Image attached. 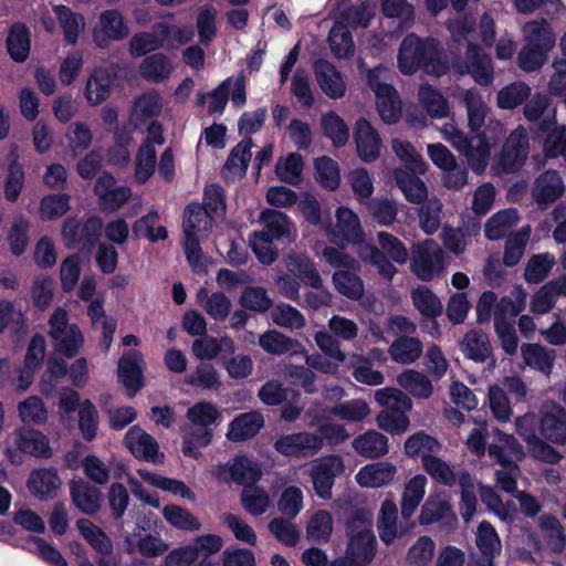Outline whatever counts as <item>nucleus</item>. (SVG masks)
I'll return each instance as SVG.
<instances>
[{
    "instance_id": "nucleus-45",
    "label": "nucleus",
    "mask_w": 566,
    "mask_h": 566,
    "mask_svg": "<svg viewBox=\"0 0 566 566\" xmlns=\"http://www.w3.org/2000/svg\"><path fill=\"white\" fill-rule=\"evenodd\" d=\"M139 73L148 82H161L171 74L169 59L164 53H154L146 56L139 66Z\"/></svg>"
},
{
    "instance_id": "nucleus-42",
    "label": "nucleus",
    "mask_w": 566,
    "mask_h": 566,
    "mask_svg": "<svg viewBox=\"0 0 566 566\" xmlns=\"http://www.w3.org/2000/svg\"><path fill=\"white\" fill-rule=\"evenodd\" d=\"M230 480L238 485L256 483L262 475L260 467L244 454L235 455L232 459Z\"/></svg>"
},
{
    "instance_id": "nucleus-4",
    "label": "nucleus",
    "mask_w": 566,
    "mask_h": 566,
    "mask_svg": "<svg viewBox=\"0 0 566 566\" xmlns=\"http://www.w3.org/2000/svg\"><path fill=\"white\" fill-rule=\"evenodd\" d=\"M368 518L363 510H356L346 521L345 531L349 541L346 553L369 565L376 555V536L368 525Z\"/></svg>"
},
{
    "instance_id": "nucleus-51",
    "label": "nucleus",
    "mask_w": 566,
    "mask_h": 566,
    "mask_svg": "<svg viewBox=\"0 0 566 566\" xmlns=\"http://www.w3.org/2000/svg\"><path fill=\"white\" fill-rule=\"evenodd\" d=\"M289 270L307 286L321 289L323 285L322 277L315 264L305 255L290 258Z\"/></svg>"
},
{
    "instance_id": "nucleus-55",
    "label": "nucleus",
    "mask_w": 566,
    "mask_h": 566,
    "mask_svg": "<svg viewBox=\"0 0 566 566\" xmlns=\"http://www.w3.org/2000/svg\"><path fill=\"white\" fill-rule=\"evenodd\" d=\"M241 504L249 514L260 516L266 512L270 505V497L262 486L253 483L243 488Z\"/></svg>"
},
{
    "instance_id": "nucleus-25",
    "label": "nucleus",
    "mask_w": 566,
    "mask_h": 566,
    "mask_svg": "<svg viewBox=\"0 0 566 566\" xmlns=\"http://www.w3.org/2000/svg\"><path fill=\"white\" fill-rule=\"evenodd\" d=\"M15 442L21 452L32 457L50 459L53 455L49 438L40 430L22 427L18 429Z\"/></svg>"
},
{
    "instance_id": "nucleus-24",
    "label": "nucleus",
    "mask_w": 566,
    "mask_h": 566,
    "mask_svg": "<svg viewBox=\"0 0 566 566\" xmlns=\"http://www.w3.org/2000/svg\"><path fill=\"white\" fill-rule=\"evenodd\" d=\"M314 74L319 88L326 96L336 99L345 95L346 85L334 64L319 60L314 64Z\"/></svg>"
},
{
    "instance_id": "nucleus-7",
    "label": "nucleus",
    "mask_w": 566,
    "mask_h": 566,
    "mask_svg": "<svg viewBox=\"0 0 566 566\" xmlns=\"http://www.w3.org/2000/svg\"><path fill=\"white\" fill-rule=\"evenodd\" d=\"M516 433L526 443L528 453L543 462L556 464L562 454L541 437V416L528 412L515 421Z\"/></svg>"
},
{
    "instance_id": "nucleus-62",
    "label": "nucleus",
    "mask_w": 566,
    "mask_h": 566,
    "mask_svg": "<svg viewBox=\"0 0 566 566\" xmlns=\"http://www.w3.org/2000/svg\"><path fill=\"white\" fill-rule=\"evenodd\" d=\"M212 227V218L206 208L199 203H189L184 210V232L198 233Z\"/></svg>"
},
{
    "instance_id": "nucleus-8",
    "label": "nucleus",
    "mask_w": 566,
    "mask_h": 566,
    "mask_svg": "<svg viewBox=\"0 0 566 566\" xmlns=\"http://www.w3.org/2000/svg\"><path fill=\"white\" fill-rule=\"evenodd\" d=\"M528 154V134L526 128L520 125L506 137L493 168L499 174H516L525 165Z\"/></svg>"
},
{
    "instance_id": "nucleus-32",
    "label": "nucleus",
    "mask_w": 566,
    "mask_h": 566,
    "mask_svg": "<svg viewBox=\"0 0 566 566\" xmlns=\"http://www.w3.org/2000/svg\"><path fill=\"white\" fill-rule=\"evenodd\" d=\"M352 446L360 457L378 459L388 452V438L376 430H368L357 436Z\"/></svg>"
},
{
    "instance_id": "nucleus-16",
    "label": "nucleus",
    "mask_w": 566,
    "mask_h": 566,
    "mask_svg": "<svg viewBox=\"0 0 566 566\" xmlns=\"http://www.w3.org/2000/svg\"><path fill=\"white\" fill-rule=\"evenodd\" d=\"M541 436L548 442L566 443V409L556 402L545 403L541 409Z\"/></svg>"
},
{
    "instance_id": "nucleus-31",
    "label": "nucleus",
    "mask_w": 566,
    "mask_h": 566,
    "mask_svg": "<svg viewBox=\"0 0 566 566\" xmlns=\"http://www.w3.org/2000/svg\"><path fill=\"white\" fill-rule=\"evenodd\" d=\"M564 191L563 180L556 170H546L535 181L533 197L538 205L555 202Z\"/></svg>"
},
{
    "instance_id": "nucleus-56",
    "label": "nucleus",
    "mask_w": 566,
    "mask_h": 566,
    "mask_svg": "<svg viewBox=\"0 0 566 566\" xmlns=\"http://www.w3.org/2000/svg\"><path fill=\"white\" fill-rule=\"evenodd\" d=\"M403 449L407 457L416 459L422 454L438 453L441 450V444L437 438L420 431L407 438Z\"/></svg>"
},
{
    "instance_id": "nucleus-6",
    "label": "nucleus",
    "mask_w": 566,
    "mask_h": 566,
    "mask_svg": "<svg viewBox=\"0 0 566 566\" xmlns=\"http://www.w3.org/2000/svg\"><path fill=\"white\" fill-rule=\"evenodd\" d=\"M49 336L55 350L67 357L76 356L82 347L84 337L76 324L69 323V313L63 307H56L49 318Z\"/></svg>"
},
{
    "instance_id": "nucleus-49",
    "label": "nucleus",
    "mask_w": 566,
    "mask_h": 566,
    "mask_svg": "<svg viewBox=\"0 0 566 566\" xmlns=\"http://www.w3.org/2000/svg\"><path fill=\"white\" fill-rule=\"evenodd\" d=\"M322 130L325 137L332 140L335 147H343L349 139V129L345 120L333 111L322 116Z\"/></svg>"
},
{
    "instance_id": "nucleus-11",
    "label": "nucleus",
    "mask_w": 566,
    "mask_h": 566,
    "mask_svg": "<svg viewBox=\"0 0 566 566\" xmlns=\"http://www.w3.org/2000/svg\"><path fill=\"white\" fill-rule=\"evenodd\" d=\"M367 83L375 92L377 111L386 124H396L401 118L402 103L397 90L387 83H380L378 75L369 71Z\"/></svg>"
},
{
    "instance_id": "nucleus-57",
    "label": "nucleus",
    "mask_w": 566,
    "mask_h": 566,
    "mask_svg": "<svg viewBox=\"0 0 566 566\" xmlns=\"http://www.w3.org/2000/svg\"><path fill=\"white\" fill-rule=\"evenodd\" d=\"M213 439L211 428L197 427L182 437L181 451L185 457L199 459L201 457L200 448L208 447Z\"/></svg>"
},
{
    "instance_id": "nucleus-63",
    "label": "nucleus",
    "mask_w": 566,
    "mask_h": 566,
    "mask_svg": "<svg viewBox=\"0 0 566 566\" xmlns=\"http://www.w3.org/2000/svg\"><path fill=\"white\" fill-rule=\"evenodd\" d=\"M71 196L65 192L50 193L42 197L39 212L42 220H56L70 210Z\"/></svg>"
},
{
    "instance_id": "nucleus-30",
    "label": "nucleus",
    "mask_w": 566,
    "mask_h": 566,
    "mask_svg": "<svg viewBox=\"0 0 566 566\" xmlns=\"http://www.w3.org/2000/svg\"><path fill=\"white\" fill-rule=\"evenodd\" d=\"M417 174L403 168H397L394 170V179L406 200L415 205H421L427 200L428 189Z\"/></svg>"
},
{
    "instance_id": "nucleus-3",
    "label": "nucleus",
    "mask_w": 566,
    "mask_h": 566,
    "mask_svg": "<svg viewBox=\"0 0 566 566\" xmlns=\"http://www.w3.org/2000/svg\"><path fill=\"white\" fill-rule=\"evenodd\" d=\"M525 33V44L517 55V64L523 71L532 72L543 66L548 52L555 45L556 38L546 21L527 23Z\"/></svg>"
},
{
    "instance_id": "nucleus-60",
    "label": "nucleus",
    "mask_w": 566,
    "mask_h": 566,
    "mask_svg": "<svg viewBox=\"0 0 566 566\" xmlns=\"http://www.w3.org/2000/svg\"><path fill=\"white\" fill-rule=\"evenodd\" d=\"M332 280L336 291L347 298L358 301L364 295V282L354 272L336 271Z\"/></svg>"
},
{
    "instance_id": "nucleus-43",
    "label": "nucleus",
    "mask_w": 566,
    "mask_h": 566,
    "mask_svg": "<svg viewBox=\"0 0 566 566\" xmlns=\"http://www.w3.org/2000/svg\"><path fill=\"white\" fill-rule=\"evenodd\" d=\"M419 102L432 118H444L449 115V104L440 91L426 84L419 88Z\"/></svg>"
},
{
    "instance_id": "nucleus-22",
    "label": "nucleus",
    "mask_w": 566,
    "mask_h": 566,
    "mask_svg": "<svg viewBox=\"0 0 566 566\" xmlns=\"http://www.w3.org/2000/svg\"><path fill=\"white\" fill-rule=\"evenodd\" d=\"M72 503L84 514L95 515L101 510L102 492L83 479L70 482Z\"/></svg>"
},
{
    "instance_id": "nucleus-46",
    "label": "nucleus",
    "mask_w": 566,
    "mask_h": 566,
    "mask_svg": "<svg viewBox=\"0 0 566 566\" xmlns=\"http://www.w3.org/2000/svg\"><path fill=\"white\" fill-rule=\"evenodd\" d=\"M421 464L432 480L444 486H453L458 482L452 468L441 458L432 454H422Z\"/></svg>"
},
{
    "instance_id": "nucleus-20",
    "label": "nucleus",
    "mask_w": 566,
    "mask_h": 566,
    "mask_svg": "<svg viewBox=\"0 0 566 566\" xmlns=\"http://www.w3.org/2000/svg\"><path fill=\"white\" fill-rule=\"evenodd\" d=\"M354 140L357 155L361 161L369 164L380 156L381 139L368 119L364 117L357 119Z\"/></svg>"
},
{
    "instance_id": "nucleus-18",
    "label": "nucleus",
    "mask_w": 566,
    "mask_h": 566,
    "mask_svg": "<svg viewBox=\"0 0 566 566\" xmlns=\"http://www.w3.org/2000/svg\"><path fill=\"white\" fill-rule=\"evenodd\" d=\"M116 80L117 73L115 70L95 67L85 84L84 96L87 103L97 106L108 99Z\"/></svg>"
},
{
    "instance_id": "nucleus-29",
    "label": "nucleus",
    "mask_w": 566,
    "mask_h": 566,
    "mask_svg": "<svg viewBox=\"0 0 566 566\" xmlns=\"http://www.w3.org/2000/svg\"><path fill=\"white\" fill-rule=\"evenodd\" d=\"M396 472V467L387 461L374 462L360 468L356 481L363 488L377 489L389 484Z\"/></svg>"
},
{
    "instance_id": "nucleus-59",
    "label": "nucleus",
    "mask_w": 566,
    "mask_h": 566,
    "mask_svg": "<svg viewBox=\"0 0 566 566\" xmlns=\"http://www.w3.org/2000/svg\"><path fill=\"white\" fill-rule=\"evenodd\" d=\"M531 87L522 81L513 82L497 93V106L502 109H514L528 99Z\"/></svg>"
},
{
    "instance_id": "nucleus-35",
    "label": "nucleus",
    "mask_w": 566,
    "mask_h": 566,
    "mask_svg": "<svg viewBox=\"0 0 566 566\" xmlns=\"http://www.w3.org/2000/svg\"><path fill=\"white\" fill-rule=\"evenodd\" d=\"M426 485L427 478L423 474H416L406 483L400 502V513L405 521L410 520L421 503L426 493Z\"/></svg>"
},
{
    "instance_id": "nucleus-5",
    "label": "nucleus",
    "mask_w": 566,
    "mask_h": 566,
    "mask_svg": "<svg viewBox=\"0 0 566 566\" xmlns=\"http://www.w3.org/2000/svg\"><path fill=\"white\" fill-rule=\"evenodd\" d=\"M103 228V220L96 214L90 216L84 222L76 217H69L63 221L61 234L69 250L91 252L98 243Z\"/></svg>"
},
{
    "instance_id": "nucleus-40",
    "label": "nucleus",
    "mask_w": 566,
    "mask_h": 566,
    "mask_svg": "<svg viewBox=\"0 0 566 566\" xmlns=\"http://www.w3.org/2000/svg\"><path fill=\"white\" fill-rule=\"evenodd\" d=\"M80 534L88 545L101 555H111L113 553V543L106 533L92 521L80 518L76 522Z\"/></svg>"
},
{
    "instance_id": "nucleus-58",
    "label": "nucleus",
    "mask_w": 566,
    "mask_h": 566,
    "mask_svg": "<svg viewBox=\"0 0 566 566\" xmlns=\"http://www.w3.org/2000/svg\"><path fill=\"white\" fill-rule=\"evenodd\" d=\"M333 532L332 514L325 510L315 512L306 526L308 538L316 544H326Z\"/></svg>"
},
{
    "instance_id": "nucleus-1",
    "label": "nucleus",
    "mask_w": 566,
    "mask_h": 566,
    "mask_svg": "<svg viewBox=\"0 0 566 566\" xmlns=\"http://www.w3.org/2000/svg\"><path fill=\"white\" fill-rule=\"evenodd\" d=\"M442 48L434 38H419L410 33L400 43L397 62L399 71L412 75L418 71L433 76H442L449 71V65L441 59Z\"/></svg>"
},
{
    "instance_id": "nucleus-2",
    "label": "nucleus",
    "mask_w": 566,
    "mask_h": 566,
    "mask_svg": "<svg viewBox=\"0 0 566 566\" xmlns=\"http://www.w3.org/2000/svg\"><path fill=\"white\" fill-rule=\"evenodd\" d=\"M377 240L379 248L367 244L360 249L359 255L363 261L375 266L380 276L391 281L397 273L394 262L405 264L409 259L408 250L399 238L389 232H378Z\"/></svg>"
},
{
    "instance_id": "nucleus-38",
    "label": "nucleus",
    "mask_w": 566,
    "mask_h": 566,
    "mask_svg": "<svg viewBox=\"0 0 566 566\" xmlns=\"http://www.w3.org/2000/svg\"><path fill=\"white\" fill-rule=\"evenodd\" d=\"M259 345L271 355H283L290 353L297 354L303 347L301 343L275 329L262 334L259 338Z\"/></svg>"
},
{
    "instance_id": "nucleus-36",
    "label": "nucleus",
    "mask_w": 566,
    "mask_h": 566,
    "mask_svg": "<svg viewBox=\"0 0 566 566\" xmlns=\"http://www.w3.org/2000/svg\"><path fill=\"white\" fill-rule=\"evenodd\" d=\"M260 220L263 224V230L254 231V234L274 241L287 237L290 233L289 217L281 211L265 209L261 212Z\"/></svg>"
},
{
    "instance_id": "nucleus-61",
    "label": "nucleus",
    "mask_w": 566,
    "mask_h": 566,
    "mask_svg": "<svg viewBox=\"0 0 566 566\" xmlns=\"http://www.w3.org/2000/svg\"><path fill=\"white\" fill-rule=\"evenodd\" d=\"M462 102L467 108L468 124L471 133H482L481 127L484 124L485 111L480 94L474 88L467 90L463 93Z\"/></svg>"
},
{
    "instance_id": "nucleus-50",
    "label": "nucleus",
    "mask_w": 566,
    "mask_h": 566,
    "mask_svg": "<svg viewBox=\"0 0 566 566\" xmlns=\"http://www.w3.org/2000/svg\"><path fill=\"white\" fill-rule=\"evenodd\" d=\"M443 518H450L457 523V516L452 512L449 502L429 496L423 503L418 521L420 525H430Z\"/></svg>"
},
{
    "instance_id": "nucleus-44",
    "label": "nucleus",
    "mask_w": 566,
    "mask_h": 566,
    "mask_svg": "<svg viewBox=\"0 0 566 566\" xmlns=\"http://www.w3.org/2000/svg\"><path fill=\"white\" fill-rule=\"evenodd\" d=\"M138 474L143 480H145L155 488H158L163 491H168L175 495H179L182 499H187L189 501L196 500L195 492L180 480L167 478L144 470H139Z\"/></svg>"
},
{
    "instance_id": "nucleus-28",
    "label": "nucleus",
    "mask_w": 566,
    "mask_h": 566,
    "mask_svg": "<svg viewBox=\"0 0 566 566\" xmlns=\"http://www.w3.org/2000/svg\"><path fill=\"white\" fill-rule=\"evenodd\" d=\"M264 426V418L258 411L240 413L230 423L227 438L233 442H243L253 438Z\"/></svg>"
},
{
    "instance_id": "nucleus-23",
    "label": "nucleus",
    "mask_w": 566,
    "mask_h": 566,
    "mask_svg": "<svg viewBox=\"0 0 566 566\" xmlns=\"http://www.w3.org/2000/svg\"><path fill=\"white\" fill-rule=\"evenodd\" d=\"M101 32L104 38H99L97 33L94 34V41L101 49L108 45V40L122 41L129 34L127 24L124 21L123 14L117 9H107L99 15Z\"/></svg>"
},
{
    "instance_id": "nucleus-14",
    "label": "nucleus",
    "mask_w": 566,
    "mask_h": 566,
    "mask_svg": "<svg viewBox=\"0 0 566 566\" xmlns=\"http://www.w3.org/2000/svg\"><path fill=\"white\" fill-rule=\"evenodd\" d=\"M144 357L137 349H129L123 353L117 364L118 381L126 389L129 398L144 387V371H143Z\"/></svg>"
},
{
    "instance_id": "nucleus-9",
    "label": "nucleus",
    "mask_w": 566,
    "mask_h": 566,
    "mask_svg": "<svg viewBox=\"0 0 566 566\" xmlns=\"http://www.w3.org/2000/svg\"><path fill=\"white\" fill-rule=\"evenodd\" d=\"M449 142L461 153L476 174L485 171L491 157V142L485 133L465 135L463 132L453 128Z\"/></svg>"
},
{
    "instance_id": "nucleus-27",
    "label": "nucleus",
    "mask_w": 566,
    "mask_h": 566,
    "mask_svg": "<svg viewBox=\"0 0 566 566\" xmlns=\"http://www.w3.org/2000/svg\"><path fill=\"white\" fill-rule=\"evenodd\" d=\"M538 130L546 133L543 150L547 158L563 157L566 150V126H557L555 115L538 122Z\"/></svg>"
},
{
    "instance_id": "nucleus-12",
    "label": "nucleus",
    "mask_w": 566,
    "mask_h": 566,
    "mask_svg": "<svg viewBox=\"0 0 566 566\" xmlns=\"http://www.w3.org/2000/svg\"><path fill=\"white\" fill-rule=\"evenodd\" d=\"M274 450L286 458L306 459L318 453L322 441L314 432L301 431L279 437L273 443Z\"/></svg>"
},
{
    "instance_id": "nucleus-41",
    "label": "nucleus",
    "mask_w": 566,
    "mask_h": 566,
    "mask_svg": "<svg viewBox=\"0 0 566 566\" xmlns=\"http://www.w3.org/2000/svg\"><path fill=\"white\" fill-rule=\"evenodd\" d=\"M531 235V228L524 227L506 238L503 253V264L513 268L522 260Z\"/></svg>"
},
{
    "instance_id": "nucleus-47",
    "label": "nucleus",
    "mask_w": 566,
    "mask_h": 566,
    "mask_svg": "<svg viewBox=\"0 0 566 566\" xmlns=\"http://www.w3.org/2000/svg\"><path fill=\"white\" fill-rule=\"evenodd\" d=\"M10 326V333L14 338H21L27 333L24 314L15 312L11 301L0 300V335Z\"/></svg>"
},
{
    "instance_id": "nucleus-37",
    "label": "nucleus",
    "mask_w": 566,
    "mask_h": 566,
    "mask_svg": "<svg viewBox=\"0 0 566 566\" xmlns=\"http://www.w3.org/2000/svg\"><path fill=\"white\" fill-rule=\"evenodd\" d=\"M411 298L415 307L422 317L429 318L436 329H439L437 317L442 314L443 306L439 297L427 286L412 291Z\"/></svg>"
},
{
    "instance_id": "nucleus-13",
    "label": "nucleus",
    "mask_w": 566,
    "mask_h": 566,
    "mask_svg": "<svg viewBox=\"0 0 566 566\" xmlns=\"http://www.w3.org/2000/svg\"><path fill=\"white\" fill-rule=\"evenodd\" d=\"M458 71L460 74H470L481 86L490 85L494 78L491 57L479 44L472 42H468L465 60L458 64Z\"/></svg>"
},
{
    "instance_id": "nucleus-34",
    "label": "nucleus",
    "mask_w": 566,
    "mask_h": 566,
    "mask_svg": "<svg viewBox=\"0 0 566 566\" xmlns=\"http://www.w3.org/2000/svg\"><path fill=\"white\" fill-rule=\"evenodd\" d=\"M7 178L4 181V198L9 202L18 201L25 182L23 166L19 161V155L15 149L8 154Z\"/></svg>"
},
{
    "instance_id": "nucleus-17",
    "label": "nucleus",
    "mask_w": 566,
    "mask_h": 566,
    "mask_svg": "<svg viewBox=\"0 0 566 566\" xmlns=\"http://www.w3.org/2000/svg\"><path fill=\"white\" fill-rule=\"evenodd\" d=\"M124 443L136 459L151 463L164 461L165 454L159 451L157 440L138 426L132 427L126 432Z\"/></svg>"
},
{
    "instance_id": "nucleus-54",
    "label": "nucleus",
    "mask_w": 566,
    "mask_h": 566,
    "mask_svg": "<svg viewBox=\"0 0 566 566\" xmlns=\"http://www.w3.org/2000/svg\"><path fill=\"white\" fill-rule=\"evenodd\" d=\"M252 146L253 142L251 137L244 138L237 144L230 151L222 172L230 171L233 175H244L251 159Z\"/></svg>"
},
{
    "instance_id": "nucleus-64",
    "label": "nucleus",
    "mask_w": 566,
    "mask_h": 566,
    "mask_svg": "<svg viewBox=\"0 0 566 566\" xmlns=\"http://www.w3.org/2000/svg\"><path fill=\"white\" fill-rule=\"evenodd\" d=\"M365 205L367 206L369 214L380 226L389 227L397 219L398 207L394 199L374 197Z\"/></svg>"
},
{
    "instance_id": "nucleus-33",
    "label": "nucleus",
    "mask_w": 566,
    "mask_h": 566,
    "mask_svg": "<svg viewBox=\"0 0 566 566\" xmlns=\"http://www.w3.org/2000/svg\"><path fill=\"white\" fill-rule=\"evenodd\" d=\"M462 350L467 358L475 363H485L493 357V348L486 333L471 329L465 333L462 340Z\"/></svg>"
},
{
    "instance_id": "nucleus-15",
    "label": "nucleus",
    "mask_w": 566,
    "mask_h": 566,
    "mask_svg": "<svg viewBox=\"0 0 566 566\" xmlns=\"http://www.w3.org/2000/svg\"><path fill=\"white\" fill-rule=\"evenodd\" d=\"M363 240L364 232L358 217L348 208H337L336 226L329 233L331 243L344 249L349 243H360Z\"/></svg>"
},
{
    "instance_id": "nucleus-26",
    "label": "nucleus",
    "mask_w": 566,
    "mask_h": 566,
    "mask_svg": "<svg viewBox=\"0 0 566 566\" xmlns=\"http://www.w3.org/2000/svg\"><path fill=\"white\" fill-rule=\"evenodd\" d=\"M6 48L10 59L17 63H23L29 59L31 32L25 23L14 22L10 25Z\"/></svg>"
},
{
    "instance_id": "nucleus-19",
    "label": "nucleus",
    "mask_w": 566,
    "mask_h": 566,
    "mask_svg": "<svg viewBox=\"0 0 566 566\" xmlns=\"http://www.w3.org/2000/svg\"><path fill=\"white\" fill-rule=\"evenodd\" d=\"M343 469V459L336 454L324 458L321 463L313 468L311 474L313 488L319 499L329 500L332 497L336 474L342 472Z\"/></svg>"
},
{
    "instance_id": "nucleus-39",
    "label": "nucleus",
    "mask_w": 566,
    "mask_h": 566,
    "mask_svg": "<svg viewBox=\"0 0 566 566\" xmlns=\"http://www.w3.org/2000/svg\"><path fill=\"white\" fill-rule=\"evenodd\" d=\"M458 484L461 489L459 511L463 521L469 523L474 516L478 505L474 481L471 473L467 470L460 471L458 474Z\"/></svg>"
},
{
    "instance_id": "nucleus-10",
    "label": "nucleus",
    "mask_w": 566,
    "mask_h": 566,
    "mask_svg": "<svg viewBox=\"0 0 566 566\" xmlns=\"http://www.w3.org/2000/svg\"><path fill=\"white\" fill-rule=\"evenodd\" d=\"M410 270L423 282H430L440 276L444 271V253L439 244L431 239L413 244Z\"/></svg>"
},
{
    "instance_id": "nucleus-48",
    "label": "nucleus",
    "mask_w": 566,
    "mask_h": 566,
    "mask_svg": "<svg viewBox=\"0 0 566 566\" xmlns=\"http://www.w3.org/2000/svg\"><path fill=\"white\" fill-rule=\"evenodd\" d=\"M315 179L326 190L334 191L340 185V170L338 163L322 156L314 160Z\"/></svg>"
},
{
    "instance_id": "nucleus-52",
    "label": "nucleus",
    "mask_w": 566,
    "mask_h": 566,
    "mask_svg": "<svg viewBox=\"0 0 566 566\" xmlns=\"http://www.w3.org/2000/svg\"><path fill=\"white\" fill-rule=\"evenodd\" d=\"M389 354L397 363L411 364L421 356L422 343L413 337L401 336L391 343Z\"/></svg>"
},
{
    "instance_id": "nucleus-53",
    "label": "nucleus",
    "mask_w": 566,
    "mask_h": 566,
    "mask_svg": "<svg viewBox=\"0 0 566 566\" xmlns=\"http://www.w3.org/2000/svg\"><path fill=\"white\" fill-rule=\"evenodd\" d=\"M60 27L66 43L75 44L78 40L81 30L84 27V18L80 13L73 12L66 6H59L55 9Z\"/></svg>"
},
{
    "instance_id": "nucleus-21",
    "label": "nucleus",
    "mask_w": 566,
    "mask_h": 566,
    "mask_svg": "<svg viewBox=\"0 0 566 566\" xmlns=\"http://www.w3.org/2000/svg\"><path fill=\"white\" fill-rule=\"evenodd\" d=\"M27 486L34 497L48 501L55 497L61 486V479L53 467L34 469L29 475Z\"/></svg>"
}]
</instances>
